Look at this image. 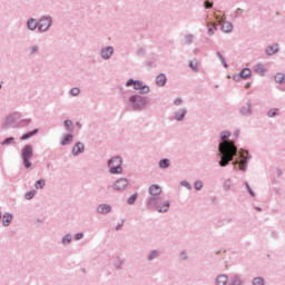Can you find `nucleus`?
Returning <instances> with one entry per match:
<instances>
[{"instance_id": "nucleus-1", "label": "nucleus", "mask_w": 285, "mask_h": 285, "mask_svg": "<svg viewBox=\"0 0 285 285\" xmlns=\"http://www.w3.org/2000/svg\"><path fill=\"white\" fill-rule=\"evenodd\" d=\"M223 142L219 144L218 150L222 155L219 166H228L230 161H233V157L237 155V147H235V144L233 141H228V137H230V134L225 131L220 135Z\"/></svg>"}, {"instance_id": "nucleus-2", "label": "nucleus", "mask_w": 285, "mask_h": 285, "mask_svg": "<svg viewBox=\"0 0 285 285\" xmlns=\"http://www.w3.org/2000/svg\"><path fill=\"white\" fill-rule=\"evenodd\" d=\"M126 86H127V88L130 87V86H134V90H139V92H141V95H147V92H150V87L144 85V82H141L139 80L135 81L132 79H129L126 82Z\"/></svg>"}, {"instance_id": "nucleus-3", "label": "nucleus", "mask_w": 285, "mask_h": 285, "mask_svg": "<svg viewBox=\"0 0 285 285\" xmlns=\"http://www.w3.org/2000/svg\"><path fill=\"white\" fill-rule=\"evenodd\" d=\"M121 158L120 157H114L109 160V168L111 175H119L121 174Z\"/></svg>"}, {"instance_id": "nucleus-4", "label": "nucleus", "mask_w": 285, "mask_h": 285, "mask_svg": "<svg viewBox=\"0 0 285 285\" xmlns=\"http://www.w3.org/2000/svg\"><path fill=\"white\" fill-rule=\"evenodd\" d=\"M32 158V146L27 145L22 149V159L26 168H30L32 164H30V160Z\"/></svg>"}, {"instance_id": "nucleus-5", "label": "nucleus", "mask_w": 285, "mask_h": 285, "mask_svg": "<svg viewBox=\"0 0 285 285\" xmlns=\"http://www.w3.org/2000/svg\"><path fill=\"white\" fill-rule=\"evenodd\" d=\"M129 101L131 102L132 108L136 110H139L140 108H144L147 104L146 98L141 96H132Z\"/></svg>"}, {"instance_id": "nucleus-6", "label": "nucleus", "mask_w": 285, "mask_h": 285, "mask_svg": "<svg viewBox=\"0 0 285 285\" xmlns=\"http://www.w3.org/2000/svg\"><path fill=\"white\" fill-rule=\"evenodd\" d=\"M50 26H52V19L50 18H42L39 21V30L40 32H46V30H48V28H50Z\"/></svg>"}, {"instance_id": "nucleus-7", "label": "nucleus", "mask_w": 285, "mask_h": 285, "mask_svg": "<svg viewBox=\"0 0 285 285\" xmlns=\"http://www.w3.org/2000/svg\"><path fill=\"white\" fill-rule=\"evenodd\" d=\"M126 186H128V180H126V178H120L115 183L114 188L115 190H124L126 189Z\"/></svg>"}, {"instance_id": "nucleus-8", "label": "nucleus", "mask_w": 285, "mask_h": 285, "mask_svg": "<svg viewBox=\"0 0 285 285\" xmlns=\"http://www.w3.org/2000/svg\"><path fill=\"white\" fill-rule=\"evenodd\" d=\"M112 52H115V49L112 47H108L106 49H102L101 57L104 59H110V57H112Z\"/></svg>"}, {"instance_id": "nucleus-9", "label": "nucleus", "mask_w": 285, "mask_h": 285, "mask_svg": "<svg viewBox=\"0 0 285 285\" xmlns=\"http://www.w3.org/2000/svg\"><path fill=\"white\" fill-rule=\"evenodd\" d=\"M161 193V187H159V185H151L149 187V195H151L153 197H157V195H159Z\"/></svg>"}, {"instance_id": "nucleus-10", "label": "nucleus", "mask_w": 285, "mask_h": 285, "mask_svg": "<svg viewBox=\"0 0 285 285\" xmlns=\"http://www.w3.org/2000/svg\"><path fill=\"white\" fill-rule=\"evenodd\" d=\"M240 157H242L240 161L236 160L234 164L235 166H237L238 164L239 170H246V157L244 156V154H242Z\"/></svg>"}, {"instance_id": "nucleus-11", "label": "nucleus", "mask_w": 285, "mask_h": 285, "mask_svg": "<svg viewBox=\"0 0 285 285\" xmlns=\"http://www.w3.org/2000/svg\"><path fill=\"white\" fill-rule=\"evenodd\" d=\"M83 144L81 142H77L75 146H73V149H72V155H79L80 153H83Z\"/></svg>"}, {"instance_id": "nucleus-12", "label": "nucleus", "mask_w": 285, "mask_h": 285, "mask_svg": "<svg viewBox=\"0 0 285 285\" xmlns=\"http://www.w3.org/2000/svg\"><path fill=\"white\" fill-rule=\"evenodd\" d=\"M111 210L109 205H100L98 206V213L100 215H108V213Z\"/></svg>"}, {"instance_id": "nucleus-13", "label": "nucleus", "mask_w": 285, "mask_h": 285, "mask_svg": "<svg viewBox=\"0 0 285 285\" xmlns=\"http://www.w3.org/2000/svg\"><path fill=\"white\" fill-rule=\"evenodd\" d=\"M222 30H223V32H232L233 24L230 22H228V21H224L222 23Z\"/></svg>"}, {"instance_id": "nucleus-14", "label": "nucleus", "mask_w": 285, "mask_h": 285, "mask_svg": "<svg viewBox=\"0 0 285 285\" xmlns=\"http://www.w3.org/2000/svg\"><path fill=\"white\" fill-rule=\"evenodd\" d=\"M156 83L157 86H166V75L160 73L159 76H157Z\"/></svg>"}, {"instance_id": "nucleus-15", "label": "nucleus", "mask_w": 285, "mask_h": 285, "mask_svg": "<svg viewBox=\"0 0 285 285\" xmlns=\"http://www.w3.org/2000/svg\"><path fill=\"white\" fill-rule=\"evenodd\" d=\"M72 139H73V136L70 134L63 136L61 146H68V144H71Z\"/></svg>"}, {"instance_id": "nucleus-16", "label": "nucleus", "mask_w": 285, "mask_h": 285, "mask_svg": "<svg viewBox=\"0 0 285 285\" xmlns=\"http://www.w3.org/2000/svg\"><path fill=\"white\" fill-rule=\"evenodd\" d=\"M227 282H228V277L226 275H219L216 278V284L217 285H226Z\"/></svg>"}, {"instance_id": "nucleus-17", "label": "nucleus", "mask_w": 285, "mask_h": 285, "mask_svg": "<svg viewBox=\"0 0 285 285\" xmlns=\"http://www.w3.org/2000/svg\"><path fill=\"white\" fill-rule=\"evenodd\" d=\"M277 50H279V47L277 46V45H275V46H269V47H267V49H266V53L267 55H275V52H277Z\"/></svg>"}, {"instance_id": "nucleus-18", "label": "nucleus", "mask_w": 285, "mask_h": 285, "mask_svg": "<svg viewBox=\"0 0 285 285\" xmlns=\"http://www.w3.org/2000/svg\"><path fill=\"white\" fill-rule=\"evenodd\" d=\"M250 75H252V71L248 68H245L240 71L242 79H248Z\"/></svg>"}, {"instance_id": "nucleus-19", "label": "nucleus", "mask_w": 285, "mask_h": 285, "mask_svg": "<svg viewBox=\"0 0 285 285\" xmlns=\"http://www.w3.org/2000/svg\"><path fill=\"white\" fill-rule=\"evenodd\" d=\"M10 222H12V215L6 214L2 219L3 226H10Z\"/></svg>"}, {"instance_id": "nucleus-20", "label": "nucleus", "mask_w": 285, "mask_h": 285, "mask_svg": "<svg viewBox=\"0 0 285 285\" xmlns=\"http://www.w3.org/2000/svg\"><path fill=\"white\" fill-rule=\"evenodd\" d=\"M27 26L29 28V30H37V20L35 19H30L28 22H27Z\"/></svg>"}, {"instance_id": "nucleus-21", "label": "nucleus", "mask_w": 285, "mask_h": 285, "mask_svg": "<svg viewBox=\"0 0 285 285\" xmlns=\"http://www.w3.org/2000/svg\"><path fill=\"white\" fill-rule=\"evenodd\" d=\"M37 132H39V130L37 129L33 131H29L21 136V140L24 141L26 139H30V137H33V135H37Z\"/></svg>"}, {"instance_id": "nucleus-22", "label": "nucleus", "mask_w": 285, "mask_h": 285, "mask_svg": "<svg viewBox=\"0 0 285 285\" xmlns=\"http://www.w3.org/2000/svg\"><path fill=\"white\" fill-rule=\"evenodd\" d=\"M276 83H285V75L284 73H277L275 76Z\"/></svg>"}, {"instance_id": "nucleus-23", "label": "nucleus", "mask_w": 285, "mask_h": 285, "mask_svg": "<svg viewBox=\"0 0 285 285\" xmlns=\"http://www.w3.org/2000/svg\"><path fill=\"white\" fill-rule=\"evenodd\" d=\"M168 208H170V203L165 202L164 205H163V207H158V210H159L160 213H167V212H168Z\"/></svg>"}, {"instance_id": "nucleus-24", "label": "nucleus", "mask_w": 285, "mask_h": 285, "mask_svg": "<svg viewBox=\"0 0 285 285\" xmlns=\"http://www.w3.org/2000/svg\"><path fill=\"white\" fill-rule=\"evenodd\" d=\"M255 71L258 72V75H264V72H266V69L263 65H256Z\"/></svg>"}, {"instance_id": "nucleus-25", "label": "nucleus", "mask_w": 285, "mask_h": 285, "mask_svg": "<svg viewBox=\"0 0 285 285\" xmlns=\"http://www.w3.org/2000/svg\"><path fill=\"white\" fill-rule=\"evenodd\" d=\"M36 188H37V190H41L42 188H43V186H46V180H43V179H40V180H38V181H36Z\"/></svg>"}, {"instance_id": "nucleus-26", "label": "nucleus", "mask_w": 285, "mask_h": 285, "mask_svg": "<svg viewBox=\"0 0 285 285\" xmlns=\"http://www.w3.org/2000/svg\"><path fill=\"white\" fill-rule=\"evenodd\" d=\"M159 166H160V168H168V166H170V160L163 159L159 161Z\"/></svg>"}, {"instance_id": "nucleus-27", "label": "nucleus", "mask_w": 285, "mask_h": 285, "mask_svg": "<svg viewBox=\"0 0 285 285\" xmlns=\"http://www.w3.org/2000/svg\"><path fill=\"white\" fill-rule=\"evenodd\" d=\"M253 285H264V278L262 277L254 278Z\"/></svg>"}, {"instance_id": "nucleus-28", "label": "nucleus", "mask_w": 285, "mask_h": 285, "mask_svg": "<svg viewBox=\"0 0 285 285\" xmlns=\"http://www.w3.org/2000/svg\"><path fill=\"white\" fill-rule=\"evenodd\" d=\"M215 30H217L215 24H208V35H215Z\"/></svg>"}, {"instance_id": "nucleus-29", "label": "nucleus", "mask_w": 285, "mask_h": 285, "mask_svg": "<svg viewBox=\"0 0 285 285\" xmlns=\"http://www.w3.org/2000/svg\"><path fill=\"white\" fill-rule=\"evenodd\" d=\"M276 115H279V109H271L268 111V117H275Z\"/></svg>"}, {"instance_id": "nucleus-30", "label": "nucleus", "mask_w": 285, "mask_h": 285, "mask_svg": "<svg viewBox=\"0 0 285 285\" xmlns=\"http://www.w3.org/2000/svg\"><path fill=\"white\" fill-rule=\"evenodd\" d=\"M37 195V190H31L26 194V199H32Z\"/></svg>"}, {"instance_id": "nucleus-31", "label": "nucleus", "mask_w": 285, "mask_h": 285, "mask_svg": "<svg viewBox=\"0 0 285 285\" xmlns=\"http://www.w3.org/2000/svg\"><path fill=\"white\" fill-rule=\"evenodd\" d=\"M195 188L196 190H202V188H204V183H202V180H197L195 183Z\"/></svg>"}, {"instance_id": "nucleus-32", "label": "nucleus", "mask_w": 285, "mask_h": 285, "mask_svg": "<svg viewBox=\"0 0 285 285\" xmlns=\"http://www.w3.org/2000/svg\"><path fill=\"white\" fill-rule=\"evenodd\" d=\"M136 200H137V194H134L128 198V204L132 205L135 204Z\"/></svg>"}, {"instance_id": "nucleus-33", "label": "nucleus", "mask_w": 285, "mask_h": 285, "mask_svg": "<svg viewBox=\"0 0 285 285\" xmlns=\"http://www.w3.org/2000/svg\"><path fill=\"white\" fill-rule=\"evenodd\" d=\"M185 115H186V111H181V112H180V115H179V114H177V115H176V119H177V121H181V120H183V118L185 117Z\"/></svg>"}, {"instance_id": "nucleus-34", "label": "nucleus", "mask_w": 285, "mask_h": 285, "mask_svg": "<svg viewBox=\"0 0 285 285\" xmlns=\"http://www.w3.org/2000/svg\"><path fill=\"white\" fill-rule=\"evenodd\" d=\"M65 127L67 128V130H70V128H72V122L70 120H66Z\"/></svg>"}, {"instance_id": "nucleus-35", "label": "nucleus", "mask_w": 285, "mask_h": 285, "mask_svg": "<svg viewBox=\"0 0 285 285\" xmlns=\"http://www.w3.org/2000/svg\"><path fill=\"white\" fill-rule=\"evenodd\" d=\"M233 285H242V281L239 279V277H234Z\"/></svg>"}, {"instance_id": "nucleus-36", "label": "nucleus", "mask_w": 285, "mask_h": 285, "mask_svg": "<svg viewBox=\"0 0 285 285\" xmlns=\"http://www.w3.org/2000/svg\"><path fill=\"white\" fill-rule=\"evenodd\" d=\"M71 95H72L73 97H77V95H79V88H72V89H71Z\"/></svg>"}, {"instance_id": "nucleus-37", "label": "nucleus", "mask_w": 285, "mask_h": 285, "mask_svg": "<svg viewBox=\"0 0 285 285\" xmlns=\"http://www.w3.org/2000/svg\"><path fill=\"white\" fill-rule=\"evenodd\" d=\"M246 188H247L249 195H252V197H255V193L253 191V189H250V185L246 184Z\"/></svg>"}, {"instance_id": "nucleus-38", "label": "nucleus", "mask_w": 285, "mask_h": 285, "mask_svg": "<svg viewBox=\"0 0 285 285\" xmlns=\"http://www.w3.org/2000/svg\"><path fill=\"white\" fill-rule=\"evenodd\" d=\"M70 242H71L70 236H66V237L62 239V244H70Z\"/></svg>"}, {"instance_id": "nucleus-39", "label": "nucleus", "mask_w": 285, "mask_h": 285, "mask_svg": "<svg viewBox=\"0 0 285 285\" xmlns=\"http://www.w3.org/2000/svg\"><path fill=\"white\" fill-rule=\"evenodd\" d=\"M75 239L79 240V239H83V235L81 233H78L76 236H75Z\"/></svg>"}, {"instance_id": "nucleus-40", "label": "nucleus", "mask_w": 285, "mask_h": 285, "mask_svg": "<svg viewBox=\"0 0 285 285\" xmlns=\"http://www.w3.org/2000/svg\"><path fill=\"white\" fill-rule=\"evenodd\" d=\"M205 8H213V3L209 1H205Z\"/></svg>"}, {"instance_id": "nucleus-41", "label": "nucleus", "mask_w": 285, "mask_h": 285, "mask_svg": "<svg viewBox=\"0 0 285 285\" xmlns=\"http://www.w3.org/2000/svg\"><path fill=\"white\" fill-rule=\"evenodd\" d=\"M174 104H175V106H180L181 99H176V100L174 101Z\"/></svg>"}, {"instance_id": "nucleus-42", "label": "nucleus", "mask_w": 285, "mask_h": 285, "mask_svg": "<svg viewBox=\"0 0 285 285\" xmlns=\"http://www.w3.org/2000/svg\"><path fill=\"white\" fill-rule=\"evenodd\" d=\"M154 257H157V252H153L151 255L149 256V259H153Z\"/></svg>"}, {"instance_id": "nucleus-43", "label": "nucleus", "mask_w": 285, "mask_h": 285, "mask_svg": "<svg viewBox=\"0 0 285 285\" xmlns=\"http://www.w3.org/2000/svg\"><path fill=\"white\" fill-rule=\"evenodd\" d=\"M218 57H220L222 62H223L224 66L226 67V61H224V58H222V55H220V53H218Z\"/></svg>"}, {"instance_id": "nucleus-44", "label": "nucleus", "mask_w": 285, "mask_h": 285, "mask_svg": "<svg viewBox=\"0 0 285 285\" xmlns=\"http://www.w3.org/2000/svg\"><path fill=\"white\" fill-rule=\"evenodd\" d=\"M148 204H149V206H153V204H155V199H149V202H148Z\"/></svg>"}, {"instance_id": "nucleus-45", "label": "nucleus", "mask_w": 285, "mask_h": 285, "mask_svg": "<svg viewBox=\"0 0 285 285\" xmlns=\"http://www.w3.org/2000/svg\"><path fill=\"white\" fill-rule=\"evenodd\" d=\"M190 68H193V70H196L195 65H193V62L189 63Z\"/></svg>"}, {"instance_id": "nucleus-46", "label": "nucleus", "mask_w": 285, "mask_h": 285, "mask_svg": "<svg viewBox=\"0 0 285 285\" xmlns=\"http://www.w3.org/2000/svg\"><path fill=\"white\" fill-rule=\"evenodd\" d=\"M10 141H12V138H11V139H7V140L4 141V144H10Z\"/></svg>"}, {"instance_id": "nucleus-47", "label": "nucleus", "mask_w": 285, "mask_h": 285, "mask_svg": "<svg viewBox=\"0 0 285 285\" xmlns=\"http://www.w3.org/2000/svg\"><path fill=\"white\" fill-rule=\"evenodd\" d=\"M32 52H37V47H32Z\"/></svg>"}, {"instance_id": "nucleus-48", "label": "nucleus", "mask_w": 285, "mask_h": 285, "mask_svg": "<svg viewBox=\"0 0 285 285\" xmlns=\"http://www.w3.org/2000/svg\"><path fill=\"white\" fill-rule=\"evenodd\" d=\"M245 88H250V83H246V85H245Z\"/></svg>"}, {"instance_id": "nucleus-49", "label": "nucleus", "mask_w": 285, "mask_h": 285, "mask_svg": "<svg viewBox=\"0 0 285 285\" xmlns=\"http://www.w3.org/2000/svg\"><path fill=\"white\" fill-rule=\"evenodd\" d=\"M186 187H187V188H190V185H189V184H186Z\"/></svg>"}, {"instance_id": "nucleus-50", "label": "nucleus", "mask_w": 285, "mask_h": 285, "mask_svg": "<svg viewBox=\"0 0 285 285\" xmlns=\"http://www.w3.org/2000/svg\"><path fill=\"white\" fill-rule=\"evenodd\" d=\"M0 88H1V85H0Z\"/></svg>"}]
</instances>
